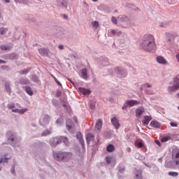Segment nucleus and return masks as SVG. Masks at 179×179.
Masks as SVG:
<instances>
[{"label":"nucleus","instance_id":"f257e3e1","mask_svg":"<svg viewBox=\"0 0 179 179\" xmlns=\"http://www.w3.org/2000/svg\"><path fill=\"white\" fill-rule=\"evenodd\" d=\"M155 37L152 35H145L141 43V47L144 51H152L155 48Z\"/></svg>","mask_w":179,"mask_h":179},{"label":"nucleus","instance_id":"f03ea898","mask_svg":"<svg viewBox=\"0 0 179 179\" xmlns=\"http://www.w3.org/2000/svg\"><path fill=\"white\" fill-rule=\"evenodd\" d=\"M54 159L57 160L58 162H61V160H67L68 159H71L72 157V153L71 152H57L53 155Z\"/></svg>","mask_w":179,"mask_h":179},{"label":"nucleus","instance_id":"7ed1b4c3","mask_svg":"<svg viewBox=\"0 0 179 179\" xmlns=\"http://www.w3.org/2000/svg\"><path fill=\"white\" fill-rule=\"evenodd\" d=\"M179 89V75L176 76L173 79V85L168 88L169 92H176Z\"/></svg>","mask_w":179,"mask_h":179},{"label":"nucleus","instance_id":"20e7f679","mask_svg":"<svg viewBox=\"0 0 179 179\" xmlns=\"http://www.w3.org/2000/svg\"><path fill=\"white\" fill-rule=\"evenodd\" d=\"M172 160L174 162L176 166H179V149L173 150Z\"/></svg>","mask_w":179,"mask_h":179},{"label":"nucleus","instance_id":"39448f33","mask_svg":"<svg viewBox=\"0 0 179 179\" xmlns=\"http://www.w3.org/2000/svg\"><path fill=\"white\" fill-rule=\"evenodd\" d=\"M112 125L115 128V129H120V122L118 119L116 117H114L111 119Z\"/></svg>","mask_w":179,"mask_h":179},{"label":"nucleus","instance_id":"423d86ee","mask_svg":"<svg viewBox=\"0 0 179 179\" xmlns=\"http://www.w3.org/2000/svg\"><path fill=\"white\" fill-rule=\"evenodd\" d=\"M145 113V109L143 108H139L136 110V117L137 118L141 117Z\"/></svg>","mask_w":179,"mask_h":179},{"label":"nucleus","instance_id":"0eeeda50","mask_svg":"<svg viewBox=\"0 0 179 179\" xmlns=\"http://www.w3.org/2000/svg\"><path fill=\"white\" fill-rule=\"evenodd\" d=\"M157 62H158V64H161L162 65H166V64H167V60H166V59L162 56H158L157 57Z\"/></svg>","mask_w":179,"mask_h":179},{"label":"nucleus","instance_id":"6e6552de","mask_svg":"<svg viewBox=\"0 0 179 179\" xmlns=\"http://www.w3.org/2000/svg\"><path fill=\"white\" fill-rule=\"evenodd\" d=\"M126 104H127V106H130V107H134V106H138V104H139V101L136 100H129L126 101Z\"/></svg>","mask_w":179,"mask_h":179},{"label":"nucleus","instance_id":"1a4fd4ad","mask_svg":"<svg viewBox=\"0 0 179 179\" xmlns=\"http://www.w3.org/2000/svg\"><path fill=\"white\" fill-rule=\"evenodd\" d=\"M78 90H79L80 93H82L83 94V96H86V95L90 94V90H89L88 89L80 87V88H78Z\"/></svg>","mask_w":179,"mask_h":179},{"label":"nucleus","instance_id":"9d476101","mask_svg":"<svg viewBox=\"0 0 179 179\" xmlns=\"http://www.w3.org/2000/svg\"><path fill=\"white\" fill-rule=\"evenodd\" d=\"M101 127H103V121L99 119L96 122L95 129H96V131H100V129H101Z\"/></svg>","mask_w":179,"mask_h":179},{"label":"nucleus","instance_id":"9b49d317","mask_svg":"<svg viewBox=\"0 0 179 179\" xmlns=\"http://www.w3.org/2000/svg\"><path fill=\"white\" fill-rule=\"evenodd\" d=\"M76 138L78 139L80 143H81L82 146H85V141H83V136L80 133H78L76 134Z\"/></svg>","mask_w":179,"mask_h":179},{"label":"nucleus","instance_id":"f8f14e48","mask_svg":"<svg viewBox=\"0 0 179 179\" xmlns=\"http://www.w3.org/2000/svg\"><path fill=\"white\" fill-rule=\"evenodd\" d=\"M48 122H50V117L48 116V115H46L43 118L42 122H41V124H43V125H47Z\"/></svg>","mask_w":179,"mask_h":179},{"label":"nucleus","instance_id":"ddd939ff","mask_svg":"<svg viewBox=\"0 0 179 179\" xmlns=\"http://www.w3.org/2000/svg\"><path fill=\"white\" fill-rule=\"evenodd\" d=\"M152 120V117L150 116H145L143 120V125H149V122Z\"/></svg>","mask_w":179,"mask_h":179},{"label":"nucleus","instance_id":"4468645a","mask_svg":"<svg viewBox=\"0 0 179 179\" xmlns=\"http://www.w3.org/2000/svg\"><path fill=\"white\" fill-rule=\"evenodd\" d=\"M59 143L63 142V143H64V145H69L68 138L66 137L61 136L60 138H59Z\"/></svg>","mask_w":179,"mask_h":179},{"label":"nucleus","instance_id":"2eb2a0df","mask_svg":"<svg viewBox=\"0 0 179 179\" xmlns=\"http://www.w3.org/2000/svg\"><path fill=\"white\" fill-rule=\"evenodd\" d=\"M150 125L153 128H160V123H159V122H157V121L152 120L150 122Z\"/></svg>","mask_w":179,"mask_h":179},{"label":"nucleus","instance_id":"dca6fc26","mask_svg":"<svg viewBox=\"0 0 179 179\" xmlns=\"http://www.w3.org/2000/svg\"><path fill=\"white\" fill-rule=\"evenodd\" d=\"M59 143V138H53L51 141H50V145L55 148V146H56L57 145H58Z\"/></svg>","mask_w":179,"mask_h":179},{"label":"nucleus","instance_id":"f3484780","mask_svg":"<svg viewBox=\"0 0 179 179\" xmlns=\"http://www.w3.org/2000/svg\"><path fill=\"white\" fill-rule=\"evenodd\" d=\"M115 150V147L113 144L108 145L106 148V150L109 153L114 152Z\"/></svg>","mask_w":179,"mask_h":179},{"label":"nucleus","instance_id":"a211bd4d","mask_svg":"<svg viewBox=\"0 0 179 179\" xmlns=\"http://www.w3.org/2000/svg\"><path fill=\"white\" fill-rule=\"evenodd\" d=\"M72 125H73V122H72V120H68L66 122V129H68V131H71V128H72Z\"/></svg>","mask_w":179,"mask_h":179},{"label":"nucleus","instance_id":"6ab92c4d","mask_svg":"<svg viewBox=\"0 0 179 179\" xmlns=\"http://www.w3.org/2000/svg\"><path fill=\"white\" fill-rule=\"evenodd\" d=\"M86 140L87 143L91 142V141H94V136H93L92 134H88L86 136Z\"/></svg>","mask_w":179,"mask_h":179},{"label":"nucleus","instance_id":"aec40b11","mask_svg":"<svg viewBox=\"0 0 179 179\" xmlns=\"http://www.w3.org/2000/svg\"><path fill=\"white\" fill-rule=\"evenodd\" d=\"M20 85H29L30 81L27 78H21L20 80Z\"/></svg>","mask_w":179,"mask_h":179},{"label":"nucleus","instance_id":"412c9836","mask_svg":"<svg viewBox=\"0 0 179 179\" xmlns=\"http://www.w3.org/2000/svg\"><path fill=\"white\" fill-rule=\"evenodd\" d=\"M26 111H27V109H26V108L22 109V110L14 109L12 110L13 113H19L20 114H24V113H26Z\"/></svg>","mask_w":179,"mask_h":179},{"label":"nucleus","instance_id":"4be33fe9","mask_svg":"<svg viewBox=\"0 0 179 179\" xmlns=\"http://www.w3.org/2000/svg\"><path fill=\"white\" fill-rule=\"evenodd\" d=\"M25 91L27 92V94L29 96H33V90H31V87L27 86L25 87Z\"/></svg>","mask_w":179,"mask_h":179},{"label":"nucleus","instance_id":"5701e85b","mask_svg":"<svg viewBox=\"0 0 179 179\" xmlns=\"http://www.w3.org/2000/svg\"><path fill=\"white\" fill-rule=\"evenodd\" d=\"M81 75L83 79H87V70L86 69H83Z\"/></svg>","mask_w":179,"mask_h":179},{"label":"nucleus","instance_id":"b1692460","mask_svg":"<svg viewBox=\"0 0 179 179\" xmlns=\"http://www.w3.org/2000/svg\"><path fill=\"white\" fill-rule=\"evenodd\" d=\"M178 35L176 34H168V37L169 38V41H171V40H174V38H176V37H178Z\"/></svg>","mask_w":179,"mask_h":179},{"label":"nucleus","instance_id":"393cba45","mask_svg":"<svg viewBox=\"0 0 179 179\" xmlns=\"http://www.w3.org/2000/svg\"><path fill=\"white\" fill-rule=\"evenodd\" d=\"M143 176H142V171L139 170L137 171V173H136V177L135 179H142Z\"/></svg>","mask_w":179,"mask_h":179},{"label":"nucleus","instance_id":"a878e982","mask_svg":"<svg viewBox=\"0 0 179 179\" xmlns=\"http://www.w3.org/2000/svg\"><path fill=\"white\" fill-rule=\"evenodd\" d=\"M1 50H3L4 51H8L9 50H10V46H6V45H1L0 47Z\"/></svg>","mask_w":179,"mask_h":179},{"label":"nucleus","instance_id":"bb28decb","mask_svg":"<svg viewBox=\"0 0 179 179\" xmlns=\"http://www.w3.org/2000/svg\"><path fill=\"white\" fill-rule=\"evenodd\" d=\"M30 71V69H24V70H21L20 71V75H26L27 73H29V71Z\"/></svg>","mask_w":179,"mask_h":179},{"label":"nucleus","instance_id":"cd10ccee","mask_svg":"<svg viewBox=\"0 0 179 179\" xmlns=\"http://www.w3.org/2000/svg\"><path fill=\"white\" fill-rule=\"evenodd\" d=\"M5 87H6V90L7 92H8V93H10V85L9 83H6L5 84Z\"/></svg>","mask_w":179,"mask_h":179},{"label":"nucleus","instance_id":"c85d7f7f","mask_svg":"<svg viewBox=\"0 0 179 179\" xmlns=\"http://www.w3.org/2000/svg\"><path fill=\"white\" fill-rule=\"evenodd\" d=\"M168 174H169V176H171V177H178V173L173 172V171L169 172Z\"/></svg>","mask_w":179,"mask_h":179},{"label":"nucleus","instance_id":"c756f323","mask_svg":"<svg viewBox=\"0 0 179 179\" xmlns=\"http://www.w3.org/2000/svg\"><path fill=\"white\" fill-rule=\"evenodd\" d=\"M51 134V131L47 129L42 133V136H47V135H50Z\"/></svg>","mask_w":179,"mask_h":179},{"label":"nucleus","instance_id":"7c9ffc66","mask_svg":"<svg viewBox=\"0 0 179 179\" xmlns=\"http://www.w3.org/2000/svg\"><path fill=\"white\" fill-rule=\"evenodd\" d=\"M93 27H95V29H97V27H99V22L97 21H94L92 23Z\"/></svg>","mask_w":179,"mask_h":179},{"label":"nucleus","instance_id":"2f4dec72","mask_svg":"<svg viewBox=\"0 0 179 179\" xmlns=\"http://www.w3.org/2000/svg\"><path fill=\"white\" fill-rule=\"evenodd\" d=\"M106 163L108 164H110V163H111V160H113V157H106Z\"/></svg>","mask_w":179,"mask_h":179},{"label":"nucleus","instance_id":"473e14b6","mask_svg":"<svg viewBox=\"0 0 179 179\" xmlns=\"http://www.w3.org/2000/svg\"><path fill=\"white\" fill-rule=\"evenodd\" d=\"M170 136L162 137V142H167V141H170Z\"/></svg>","mask_w":179,"mask_h":179},{"label":"nucleus","instance_id":"72a5a7b5","mask_svg":"<svg viewBox=\"0 0 179 179\" xmlns=\"http://www.w3.org/2000/svg\"><path fill=\"white\" fill-rule=\"evenodd\" d=\"M6 33V29L0 28V34L3 35Z\"/></svg>","mask_w":179,"mask_h":179},{"label":"nucleus","instance_id":"f704fd0d","mask_svg":"<svg viewBox=\"0 0 179 179\" xmlns=\"http://www.w3.org/2000/svg\"><path fill=\"white\" fill-rule=\"evenodd\" d=\"M136 148H143V143L142 142H138L137 143V144L136 145Z\"/></svg>","mask_w":179,"mask_h":179},{"label":"nucleus","instance_id":"c9c22d12","mask_svg":"<svg viewBox=\"0 0 179 179\" xmlns=\"http://www.w3.org/2000/svg\"><path fill=\"white\" fill-rule=\"evenodd\" d=\"M8 108H10V110H12L13 108H15V103L8 104Z\"/></svg>","mask_w":179,"mask_h":179},{"label":"nucleus","instance_id":"e433bc0d","mask_svg":"<svg viewBox=\"0 0 179 179\" xmlns=\"http://www.w3.org/2000/svg\"><path fill=\"white\" fill-rule=\"evenodd\" d=\"M52 76L55 79L56 83H57V85H59V86H62V85L60 83L59 81H58V79H57V78L54 77V76Z\"/></svg>","mask_w":179,"mask_h":179},{"label":"nucleus","instance_id":"4c0bfd02","mask_svg":"<svg viewBox=\"0 0 179 179\" xmlns=\"http://www.w3.org/2000/svg\"><path fill=\"white\" fill-rule=\"evenodd\" d=\"M3 162H4V163H8V158H4L3 159V158H0V163H3Z\"/></svg>","mask_w":179,"mask_h":179},{"label":"nucleus","instance_id":"58836bf2","mask_svg":"<svg viewBox=\"0 0 179 179\" xmlns=\"http://www.w3.org/2000/svg\"><path fill=\"white\" fill-rule=\"evenodd\" d=\"M111 20L114 23V24H117V18H115V17H112Z\"/></svg>","mask_w":179,"mask_h":179},{"label":"nucleus","instance_id":"ea45409f","mask_svg":"<svg viewBox=\"0 0 179 179\" xmlns=\"http://www.w3.org/2000/svg\"><path fill=\"white\" fill-rule=\"evenodd\" d=\"M32 79L34 82H38V78H37V76H33Z\"/></svg>","mask_w":179,"mask_h":179},{"label":"nucleus","instance_id":"a19ab883","mask_svg":"<svg viewBox=\"0 0 179 179\" xmlns=\"http://www.w3.org/2000/svg\"><path fill=\"white\" fill-rule=\"evenodd\" d=\"M110 34H113V36H115V34H117V31L114 29L110 31Z\"/></svg>","mask_w":179,"mask_h":179},{"label":"nucleus","instance_id":"79ce46f5","mask_svg":"<svg viewBox=\"0 0 179 179\" xmlns=\"http://www.w3.org/2000/svg\"><path fill=\"white\" fill-rule=\"evenodd\" d=\"M15 2H19V3H23V2H24V0H15Z\"/></svg>","mask_w":179,"mask_h":179},{"label":"nucleus","instance_id":"37998d69","mask_svg":"<svg viewBox=\"0 0 179 179\" xmlns=\"http://www.w3.org/2000/svg\"><path fill=\"white\" fill-rule=\"evenodd\" d=\"M171 127H177V124L175 122H171Z\"/></svg>","mask_w":179,"mask_h":179},{"label":"nucleus","instance_id":"c03bdc74","mask_svg":"<svg viewBox=\"0 0 179 179\" xmlns=\"http://www.w3.org/2000/svg\"><path fill=\"white\" fill-rule=\"evenodd\" d=\"M176 58L177 59V62H179V54L176 55Z\"/></svg>","mask_w":179,"mask_h":179},{"label":"nucleus","instance_id":"a18cd8bd","mask_svg":"<svg viewBox=\"0 0 179 179\" xmlns=\"http://www.w3.org/2000/svg\"><path fill=\"white\" fill-rule=\"evenodd\" d=\"M59 50H64V45H60L59 46Z\"/></svg>","mask_w":179,"mask_h":179},{"label":"nucleus","instance_id":"49530a36","mask_svg":"<svg viewBox=\"0 0 179 179\" xmlns=\"http://www.w3.org/2000/svg\"><path fill=\"white\" fill-rule=\"evenodd\" d=\"M39 52L41 54V55H44V53H43V49H40Z\"/></svg>","mask_w":179,"mask_h":179},{"label":"nucleus","instance_id":"de8ad7c7","mask_svg":"<svg viewBox=\"0 0 179 179\" xmlns=\"http://www.w3.org/2000/svg\"><path fill=\"white\" fill-rule=\"evenodd\" d=\"M0 64H6V62H5L2 59H0Z\"/></svg>","mask_w":179,"mask_h":179},{"label":"nucleus","instance_id":"09e8293b","mask_svg":"<svg viewBox=\"0 0 179 179\" xmlns=\"http://www.w3.org/2000/svg\"><path fill=\"white\" fill-rule=\"evenodd\" d=\"M11 173L12 174H15V168L11 169Z\"/></svg>","mask_w":179,"mask_h":179},{"label":"nucleus","instance_id":"8fccbe9b","mask_svg":"<svg viewBox=\"0 0 179 179\" xmlns=\"http://www.w3.org/2000/svg\"><path fill=\"white\" fill-rule=\"evenodd\" d=\"M122 110H127V105L122 106Z\"/></svg>","mask_w":179,"mask_h":179},{"label":"nucleus","instance_id":"3c124183","mask_svg":"<svg viewBox=\"0 0 179 179\" xmlns=\"http://www.w3.org/2000/svg\"><path fill=\"white\" fill-rule=\"evenodd\" d=\"M62 6H64V8H66V6H68V4H66V3H65V4H64V3H62Z\"/></svg>","mask_w":179,"mask_h":179},{"label":"nucleus","instance_id":"603ef678","mask_svg":"<svg viewBox=\"0 0 179 179\" xmlns=\"http://www.w3.org/2000/svg\"><path fill=\"white\" fill-rule=\"evenodd\" d=\"M3 1H5V2H6V3H9L10 2V1H9V0H3Z\"/></svg>","mask_w":179,"mask_h":179},{"label":"nucleus","instance_id":"864d4df0","mask_svg":"<svg viewBox=\"0 0 179 179\" xmlns=\"http://www.w3.org/2000/svg\"><path fill=\"white\" fill-rule=\"evenodd\" d=\"M90 108H92V109L94 108V106H93V105H90Z\"/></svg>","mask_w":179,"mask_h":179},{"label":"nucleus","instance_id":"5fc2aeb1","mask_svg":"<svg viewBox=\"0 0 179 179\" xmlns=\"http://www.w3.org/2000/svg\"><path fill=\"white\" fill-rule=\"evenodd\" d=\"M146 85H147L148 87H152V85H150L148 84V83H147Z\"/></svg>","mask_w":179,"mask_h":179},{"label":"nucleus","instance_id":"6e6d98bb","mask_svg":"<svg viewBox=\"0 0 179 179\" xmlns=\"http://www.w3.org/2000/svg\"><path fill=\"white\" fill-rule=\"evenodd\" d=\"M64 19H68V16L66 15H64Z\"/></svg>","mask_w":179,"mask_h":179},{"label":"nucleus","instance_id":"4d7b16f0","mask_svg":"<svg viewBox=\"0 0 179 179\" xmlns=\"http://www.w3.org/2000/svg\"><path fill=\"white\" fill-rule=\"evenodd\" d=\"M8 139H10V140L12 141H14V140H13V138H8Z\"/></svg>","mask_w":179,"mask_h":179},{"label":"nucleus","instance_id":"13d9d810","mask_svg":"<svg viewBox=\"0 0 179 179\" xmlns=\"http://www.w3.org/2000/svg\"><path fill=\"white\" fill-rule=\"evenodd\" d=\"M157 145H160V142L159 141H157Z\"/></svg>","mask_w":179,"mask_h":179},{"label":"nucleus","instance_id":"bf43d9fd","mask_svg":"<svg viewBox=\"0 0 179 179\" xmlns=\"http://www.w3.org/2000/svg\"><path fill=\"white\" fill-rule=\"evenodd\" d=\"M93 1V2H97V1H99V0H92Z\"/></svg>","mask_w":179,"mask_h":179},{"label":"nucleus","instance_id":"052dcab7","mask_svg":"<svg viewBox=\"0 0 179 179\" xmlns=\"http://www.w3.org/2000/svg\"><path fill=\"white\" fill-rule=\"evenodd\" d=\"M177 96L179 99V93L177 94Z\"/></svg>","mask_w":179,"mask_h":179},{"label":"nucleus","instance_id":"680f3d73","mask_svg":"<svg viewBox=\"0 0 179 179\" xmlns=\"http://www.w3.org/2000/svg\"><path fill=\"white\" fill-rule=\"evenodd\" d=\"M57 122H58V120H57Z\"/></svg>","mask_w":179,"mask_h":179},{"label":"nucleus","instance_id":"e2e57ef3","mask_svg":"<svg viewBox=\"0 0 179 179\" xmlns=\"http://www.w3.org/2000/svg\"><path fill=\"white\" fill-rule=\"evenodd\" d=\"M0 171H1V168H0Z\"/></svg>","mask_w":179,"mask_h":179}]
</instances>
